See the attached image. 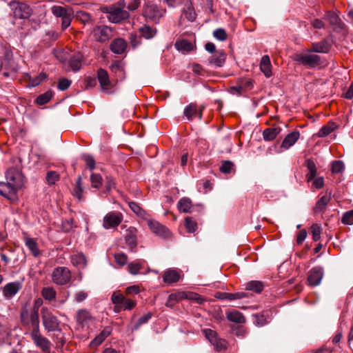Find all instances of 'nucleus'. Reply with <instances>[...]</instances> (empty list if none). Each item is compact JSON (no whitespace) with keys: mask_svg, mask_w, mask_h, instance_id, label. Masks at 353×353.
I'll return each mask as SVG.
<instances>
[{"mask_svg":"<svg viewBox=\"0 0 353 353\" xmlns=\"http://www.w3.org/2000/svg\"><path fill=\"white\" fill-rule=\"evenodd\" d=\"M127 48L126 41L122 38L114 39L110 46L111 51L117 54H121L125 52Z\"/></svg>","mask_w":353,"mask_h":353,"instance_id":"21","label":"nucleus"},{"mask_svg":"<svg viewBox=\"0 0 353 353\" xmlns=\"http://www.w3.org/2000/svg\"><path fill=\"white\" fill-rule=\"evenodd\" d=\"M136 305L137 303L134 301L130 299H127L123 295V301L121 305L124 310H131L136 306Z\"/></svg>","mask_w":353,"mask_h":353,"instance_id":"51","label":"nucleus"},{"mask_svg":"<svg viewBox=\"0 0 353 353\" xmlns=\"http://www.w3.org/2000/svg\"><path fill=\"white\" fill-rule=\"evenodd\" d=\"M191 68H192V72L197 74V75H203L204 74V69L203 68V67L198 64V63H193L192 65H191Z\"/></svg>","mask_w":353,"mask_h":353,"instance_id":"64","label":"nucleus"},{"mask_svg":"<svg viewBox=\"0 0 353 353\" xmlns=\"http://www.w3.org/2000/svg\"><path fill=\"white\" fill-rule=\"evenodd\" d=\"M32 339L34 344L39 348H41L43 352H50V342L46 337L43 336L38 330H32L30 333Z\"/></svg>","mask_w":353,"mask_h":353,"instance_id":"9","label":"nucleus"},{"mask_svg":"<svg viewBox=\"0 0 353 353\" xmlns=\"http://www.w3.org/2000/svg\"><path fill=\"white\" fill-rule=\"evenodd\" d=\"M281 130L279 127L266 128L263 132V138L266 141H271L277 137Z\"/></svg>","mask_w":353,"mask_h":353,"instance_id":"27","label":"nucleus"},{"mask_svg":"<svg viewBox=\"0 0 353 353\" xmlns=\"http://www.w3.org/2000/svg\"><path fill=\"white\" fill-rule=\"evenodd\" d=\"M203 332L206 339L217 350H221L225 348L226 345L225 341L219 339L215 331L210 329H205Z\"/></svg>","mask_w":353,"mask_h":353,"instance_id":"10","label":"nucleus"},{"mask_svg":"<svg viewBox=\"0 0 353 353\" xmlns=\"http://www.w3.org/2000/svg\"><path fill=\"white\" fill-rule=\"evenodd\" d=\"M324 19L327 20L330 25L334 28H342L343 23L337 15V14L333 11H327Z\"/></svg>","mask_w":353,"mask_h":353,"instance_id":"23","label":"nucleus"},{"mask_svg":"<svg viewBox=\"0 0 353 353\" xmlns=\"http://www.w3.org/2000/svg\"><path fill=\"white\" fill-rule=\"evenodd\" d=\"M322 228L320 225L314 223L311 227V232L312 234V239L314 241H317L321 239V234Z\"/></svg>","mask_w":353,"mask_h":353,"instance_id":"47","label":"nucleus"},{"mask_svg":"<svg viewBox=\"0 0 353 353\" xmlns=\"http://www.w3.org/2000/svg\"><path fill=\"white\" fill-rule=\"evenodd\" d=\"M148 225L152 232L162 238H169L171 235L170 230L157 221L148 220Z\"/></svg>","mask_w":353,"mask_h":353,"instance_id":"11","label":"nucleus"},{"mask_svg":"<svg viewBox=\"0 0 353 353\" xmlns=\"http://www.w3.org/2000/svg\"><path fill=\"white\" fill-rule=\"evenodd\" d=\"M121 6L123 7V3H119V6L113 4L108 6H101L100 10L107 14V19L110 22L119 23L130 17L129 12L124 10Z\"/></svg>","mask_w":353,"mask_h":353,"instance_id":"1","label":"nucleus"},{"mask_svg":"<svg viewBox=\"0 0 353 353\" xmlns=\"http://www.w3.org/2000/svg\"><path fill=\"white\" fill-rule=\"evenodd\" d=\"M260 69L266 77H270L272 74L271 62L268 55H263L260 62Z\"/></svg>","mask_w":353,"mask_h":353,"instance_id":"25","label":"nucleus"},{"mask_svg":"<svg viewBox=\"0 0 353 353\" xmlns=\"http://www.w3.org/2000/svg\"><path fill=\"white\" fill-rule=\"evenodd\" d=\"M51 12L56 17L63 18L68 14L70 10L60 6H53L51 8Z\"/></svg>","mask_w":353,"mask_h":353,"instance_id":"39","label":"nucleus"},{"mask_svg":"<svg viewBox=\"0 0 353 353\" xmlns=\"http://www.w3.org/2000/svg\"><path fill=\"white\" fill-rule=\"evenodd\" d=\"M83 190L81 185V177L79 176L77 181V185L74 189L72 194L76 198L81 201L83 199Z\"/></svg>","mask_w":353,"mask_h":353,"instance_id":"45","label":"nucleus"},{"mask_svg":"<svg viewBox=\"0 0 353 353\" xmlns=\"http://www.w3.org/2000/svg\"><path fill=\"white\" fill-rule=\"evenodd\" d=\"M83 159L86 163L87 167L90 170H94L95 168V161L93 157L88 154H84L83 155Z\"/></svg>","mask_w":353,"mask_h":353,"instance_id":"61","label":"nucleus"},{"mask_svg":"<svg viewBox=\"0 0 353 353\" xmlns=\"http://www.w3.org/2000/svg\"><path fill=\"white\" fill-rule=\"evenodd\" d=\"M71 263L74 266L81 269L86 266L87 261L85 256L82 253H78L71 256Z\"/></svg>","mask_w":353,"mask_h":353,"instance_id":"28","label":"nucleus"},{"mask_svg":"<svg viewBox=\"0 0 353 353\" xmlns=\"http://www.w3.org/2000/svg\"><path fill=\"white\" fill-rule=\"evenodd\" d=\"M336 128V125L333 122H329L324 125L318 132V137H324L332 132Z\"/></svg>","mask_w":353,"mask_h":353,"instance_id":"38","label":"nucleus"},{"mask_svg":"<svg viewBox=\"0 0 353 353\" xmlns=\"http://www.w3.org/2000/svg\"><path fill=\"white\" fill-rule=\"evenodd\" d=\"M41 317L43 325L48 332H53L58 330L59 327V321L48 308H42Z\"/></svg>","mask_w":353,"mask_h":353,"instance_id":"4","label":"nucleus"},{"mask_svg":"<svg viewBox=\"0 0 353 353\" xmlns=\"http://www.w3.org/2000/svg\"><path fill=\"white\" fill-rule=\"evenodd\" d=\"M323 277V270L321 267H314L309 272L307 277L308 284L311 286L319 285Z\"/></svg>","mask_w":353,"mask_h":353,"instance_id":"14","label":"nucleus"},{"mask_svg":"<svg viewBox=\"0 0 353 353\" xmlns=\"http://www.w3.org/2000/svg\"><path fill=\"white\" fill-rule=\"evenodd\" d=\"M263 283L258 281H252L245 285L247 290H251L256 293H259L263 290Z\"/></svg>","mask_w":353,"mask_h":353,"instance_id":"40","label":"nucleus"},{"mask_svg":"<svg viewBox=\"0 0 353 353\" xmlns=\"http://www.w3.org/2000/svg\"><path fill=\"white\" fill-rule=\"evenodd\" d=\"M71 279V272L68 268L57 267L52 273V281L59 285L67 284Z\"/></svg>","mask_w":353,"mask_h":353,"instance_id":"5","label":"nucleus"},{"mask_svg":"<svg viewBox=\"0 0 353 353\" xmlns=\"http://www.w3.org/2000/svg\"><path fill=\"white\" fill-rule=\"evenodd\" d=\"M342 223L347 225L353 224V210L346 212L342 217Z\"/></svg>","mask_w":353,"mask_h":353,"instance_id":"55","label":"nucleus"},{"mask_svg":"<svg viewBox=\"0 0 353 353\" xmlns=\"http://www.w3.org/2000/svg\"><path fill=\"white\" fill-rule=\"evenodd\" d=\"M332 198L331 192L326 191L324 194H322L319 199L317 201L316 206L314 208L315 213L323 212L326 207Z\"/></svg>","mask_w":353,"mask_h":353,"instance_id":"15","label":"nucleus"},{"mask_svg":"<svg viewBox=\"0 0 353 353\" xmlns=\"http://www.w3.org/2000/svg\"><path fill=\"white\" fill-rule=\"evenodd\" d=\"M59 174L55 171H50L47 172L46 181L48 185H54L59 180Z\"/></svg>","mask_w":353,"mask_h":353,"instance_id":"48","label":"nucleus"},{"mask_svg":"<svg viewBox=\"0 0 353 353\" xmlns=\"http://www.w3.org/2000/svg\"><path fill=\"white\" fill-rule=\"evenodd\" d=\"M25 242L26 246L34 256H38L40 254V251L39 250L37 243L34 239L26 238Z\"/></svg>","mask_w":353,"mask_h":353,"instance_id":"36","label":"nucleus"},{"mask_svg":"<svg viewBox=\"0 0 353 353\" xmlns=\"http://www.w3.org/2000/svg\"><path fill=\"white\" fill-rule=\"evenodd\" d=\"M123 219V215L119 212H110L103 218V226L105 229L117 227Z\"/></svg>","mask_w":353,"mask_h":353,"instance_id":"8","label":"nucleus"},{"mask_svg":"<svg viewBox=\"0 0 353 353\" xmlns=\"http://www.w3.org/2000/svg\"><path fill=\"white\" fill-rule=\"evenodd\" d=\"M76 18L84 24H89L93 22L91 15L85 11H79L76 14Z\"/></svg>","mask_w":353,"mask_h":353,"instance_id":"42","label":"nucleus"},{"mask_svg":"<svg viewBox=\"0 0 353 353\" xmlns=\"http://www.w3.org/2000/svg\"><path fill=\"white\" fill-rule=\"evenodd\" d=\"M293 60L310 68H314L321 64V57L317 54H312V52L310 48L301 53L294 54Z\"/></svg>","mask_w":353,"mask_h":353,"instance_id":"2","label":"nucleus"},{"mask_svg":"<svg viewBox=\"0 0 353 353\" xmlns=\"http://www.w3.org/2000/svg\"><path fill=\"white\" fill-rule=\"evenodd\" d=\"M126 243L130 246L131 251L134 252L137 247V238L132 234H127L125 237Z\"/></svg>","mask_w":353,"mask_h":353,"instance_id":"52","label":"nucleus"},{"mask_svg":"<svg viewBox=\"0 0 353 353\" xmlns=\"http://www.w3.org/2000/svg\"><path fill=\"white\" fill-rule=\"evenodd\" d=\"M111 300L113 304L114 305V311L117 312H119L121 310H123V307L121 305L122 301H123V294L118 292H114L112 294Z\"/></svg>","mask_w":353,"mask_h":353,"instance_id":"34","label":"nucleus"},{"mask_svg":"<svg viewBox=\"0 0 353 353\" xmlns=\"http://www.w3.org/2000/svg\"><path fill=\"white\" fill-rule=\"evenodd\" d=\"M21 288V284L19 281L11 282L3 288V293L5 297L14 296Z\"/></svg>","mask_w":353,"mask_h":353,"instance_id":"18","label":"nucleus"},{"mask_svg":"<svg viewBox=\"0 0 353 353\" xmlns=\"http://www.w3.org/2000/svg\"><path fill=\"white\" fill-rule=\"evenodd\" d=\"M226 59V54L223 50H216L208 59V63L215 67H221L223 65Z\"/></svg>","mask_w":353,"mask_h":353,"instance_id":"17","label":"nucleus"},{"mask_svg":"<svg viewBox=\"0 0 353 353\" xmlns=\"http://www.w3.org/2000/svg\"><path fill=\"white\" fill-rule=\"evenodd\" d=\"M141 35L147 39L152 38L156 34V29L145 25L140 28Z\"/></svg>","mask_w":353,"mask_h":353,"instance_id":"43","label":"nucleus"},{"mask_svg":"<svg viewBox=\"0 0 353 353\" xmlns=\"http://www.w3.org/2000/svg\"><path fill=\"white\" fill-rule=\"evenodd\" d=\"M52 97V92L50 90L46 92L45 93L40 94L36 99L37 103L39 105H44L47 103Z\"/></svg>","mask_w":353,"mask_h":353,"instance_id":"46","label":"nucleus"},{"mask_svg":"<svg viewBox=\"0 0 353 353\" xmlns=\"http://www.w3.org/2000/svg\"><path fill=\"white\" fill-rule=\"evenodd\" d=\"M97 78L100 83L101 90L105 93H112L110 90V81L106 70L99 68L97 71Z\"/></svg>","mask_w":353,"mask_h":353,"instance_id":"13","label":"nucleus"},{"mask_svg":"<svg viewBox=\"0 0 353 353\" xmlns=\"http://www.w3.org/2000/svg\"><path fill=\"white\" fill-rule=\"evenodd\" d=\"M174 47L178 51L188 52L193 49V44L186 39H182L176 41Z\"/></svg>","mask_w":353,"mask_h":353,"instance_id":"30","label":"nucleus"},{"mask_svg":"<svg viewBox=\"0 0 353 353\" xmlns=\"http://www.w3.org/2000/svg\"><path fill=\"white\" fill-rule=\"evenodd\" d=\"M129 207L138 216L145 217L146 212L135 202H130Z\"/></svg>","mask_w":353,"mask_h":353,"instance_id":"49","label":"nucleus"},{"mask_svg":"<svg viewBox=\"0 0 353 353\" xmlns=\"http://www.w3.org/2000/svg\"><path fill=\"white\" fill-rule=\"evenodd\" d=\"M202 109L203 107H201L200 110H198L195 103H190L185 108L184 115L188 120H192L194 117L196 116L198 117L199 119H201Z\"/></svg>","mask_w":353,"mask_h":353,"instance_id":"20","label":"nucleus"},{"mask_svg":"<svg viewBox=\"0 0 353 353\" xmlns=\"http://www.w3.org/2000/svg\"><path fill=\"white\" fill-rule=\"evenodd\" d=\"M19 188L13 186L8 182H0V194L8 200H15L17 199V192Z\"/></svg>","mask_w":353,"mask_h":353,"instance_id":"12","label":"nucleus"},{"mask_svg":"<svg viewBox=\"0 0 353 353\" xmlns=\"http://www.w3.org/2000/svg\"><path fill=\"white\" fill-rule=\"evenodd\" d=\"M76 319L78 323L84 326L89 323L92 319V316L87 310H81L77 312Z\"/></svg>","mask_w":353,"mask_h":353,"instance_id":"31","label":"nucleus"},{"mask_svg":"<svg viewBox=\"0 0 353 353\" xmlns=\"http://www.w3.org/2000/svg\"><path fill=\"white\" fill-rule=\"evenodd\" d=\"M72 19V15L71 12H70L68 14L63 17L61 22V28L63 30H65L70 26L71 21Z\"/></svg>","mask_w":353,"mask_h":353,"instance_id":"59","label":"nucleus"},{"mask_svg":"<svg viewBox=\"0 0 353 353\" xmlns=\"http://www.w3.org/2000/svg\"><path fill=\"white\" fill-rule=\"evenodd\" d=\"M112 329L106 327L98 334L90 343V345L96 347L103 343V341L110 334Z\"/></svg>","mask_w":353,"mask_h":353,"instance_id":"26","label":"nucleus"},{"mask_svg":"<svg viewBox=\"0 0 353 353\" xmlns=\"http://www.w3.org/2000/svg\"><path fill=\"white\" fill-rule=\"evenodd\" d=\"M165 10L159 8L155 4L148 3L144 8L143 15L154 22H157L163 16Z\"/></svg>","mask_w":353,"mask_h":353,"instance_id":"6","label":"nucleus"},{"mask_svg":"<svg viewBox=\"0 0 353 353\" xmlns=\"http://www.w3.org/2000/svg\"><path fill=\"white\" fill-rule=\"evenodd\" d=\"M71 84V81L70 80H68V79H61L59 81V83H58V88L60 90H65L66 89H68L70 85Z\"/></svg>","mask_w":353,"mask_h":353,"instance_id":"63","label":"nucleus"},{"mask_svg":"<svg viewBox=\"0 0 353 353\" xmlns=\"http://www.w3.org/2000/svg\"><path fill=\"white\" fill-rule=\"evenodd\" d=\"M81 61L82 56L79 53H76L70 57L69 65L74 72H77L81 68Z\"/></svg>","mask_w":353,"mask_h":353,"instance_id":"32","label":"nucleus"},{"mask_svg":"<svg viewBox=\"0 0 353 353\" xmlns=\"http://www.w3.org/2000/svg\"><path fill=\"white\" fill-rule=\"evenodd\" d=\"M32 13V10L29 6L26 3H19L14 9V14L20 19H27Z\"/></svg>","mask_w":353,"mask_h":353,"instance_id":"22","label":"nucleus"},{"mask_svg":"<svg viewBox=\"0 0 353 353\" xmlns=\"http://www.w3.org/2000/svg\"><path fill=\"white\" fill-rule=\"evenodd\" d=\"M91 37L97 42L104 43L110 40L113 35L112 29L105 25L94 26L91 32Z\"/></svg>","mask_w":353,"mask_h":353,"instance_id":"3","label":"nucleus"},{"mask_svg":"<svg viewBox=\"0 0 353 353\" xmlns=\"http://www.w3.org/2000/svg\"><path fill=\"white\" fill-rule=\"evenodd\" d=\"M248 296V294L246 292H236V293H230V294H225V299L230 300V301L243 299V298H245Z\"/></svg>","mask_w":353,"mask_h":353,"instance_id":"53","label":"nucleus"},{"mask_svg":"<svg viewBox=\"0 0 353 353\" xmlns=\"http://www.w3.org/2000/svg\"><path fill=\"white\" fill-rule=\"evenodd\" d=\"M128 268L130 274H137L141 268V265L139 263H130Z\"/></svg>","mask_w":353,"mask_h":353,"instance_id":"58","label":"nucleus"},{"mask_svg":"<svg viewBox=\"0 0 353 353\" xmlns=\"http://www.w3.org/2000/svg\"><path fill=\"white\" fill-rule=\"evenodd\" d=\"M57 292L52 287H46L41 290L42 296L48 301L55 299Z\"/></svg>","mask_w":353,"mask_h":353,"instance_id":"37","label":"nucleus"},{"mask_svg":"<svg viewBox=\"0 0 353 353\" xmlns=\"http://www.w3.org/2000/svg\"><path fill=\"white\" fill-rule=\"evenodd\" d=\"M6 181L13 186L20 188L23 185V175L16 168H10L6 173Z\"/></svg>","mask_w":353,"mask_h":353,"instance_id":"7","label":"nucleus"},{"mask_svg":"<svg viewBox=\"0 0 353 353\" xmlns=\"http://www.w3.org/2000/svg\"><path fill=\"white\" fill-rule=\"evenodd\" d=\"M187 299L194 301L199 304H202L204 301V299L201 297L199 294L193 292H187Z\"/></svg>","mask_w":353,"mask_h":353,"instance_id":"54","label":"nucleus"},{"mask_svg":"<svg viewBox=\"0 0 353 353\" xmlns=\"http://www.w3.org/2000/svg\"><path fill=\"white\" fill-rule=\"evenodd\" d=\"M115 261L120 265H124L128 261L127 255L123 253H117L114 254Z\"/></svg>","mask_w":353,"mask_h":353,"instance_id":"60","label":"nucleus"},{"mask_svg":"<svg viewBox=\"0 0 353 353\" xmlns=\"http://www.w3.org/2000/svg\"><path fill=\"white\" fill-rule=\"evenodd\" d=\"M180 274L178 270L168 269L165 271L164 274L163 276V280L165 283L168 284H172L173 283H176L180 279Z\"/></svg>","mask_w":353,"mask_h":353,"instance_id":"24","label":"nucleus"},{"mask_svg":"<svg viewBox=\"0 0 353 353\" xmlns=\"http://www.w3.org/2000/svg\"><path fill=\"white\" fill-rule=\"evenodd\" d=\"M344 170V164L341 161H335L332 164V171L333 173H340Z\"/></svg>","mask_w":353,"mask_h":353,"instance_id":"56","label":"nucleus"},{"mask_svg":"<svg viewBox=\"0 0 353 353\" xmlns=\"http://www.w3.org/2000/svg\"><path fill=\"white\" fill-rule=\"evenodd\" d=\"M214 37L219 41H225L227 39V34L222 28L216 29L213 32Z\"/></svg>","mask_w":353,"mask_h":353,"instance_id":"57","label":"nucleus"},{"mask_svg":"<svg viewBox=\"0 0 353 353\" xmlns=\"http://www.w3.org/2000/svg\"><path fill=\"white\" fill-rule=\"evenodd\" d=\"M177 208L181 212H190V210L192 208V201L189 198L183 197L179 201Z\"/></svg>","mask_w":353,"mask_h":353,"instance_id":"33","label":"nucleus"},{"mask_svg":"<svg viewBox=\"0 0 353 353\" xmlns=\"http://www.w3.org/2000/svg\"><path fill=\"white\" fill-rule=\"evenodd\" d=\"M228 321L236 323H243L245 322V318L243 314L237 310H232L226 314Z\"/></svg>","mask_w":353,"mask_h":353,"instance_id":"29","label":"nucleus"},{"mask_svg":"<svg viewBox=\"0 0 353 353\" xmlns=\"http://www.w3.org/2000/svg\"><path fill=\"white\" fill-rule=\"evenodd\" d=\"M185 226L189 232H194L197 228L196 223L191 217L185 218Z\"/></svg>","mask_w":353,"mask_h":353,"instance_id":"50","label":"nucleus"},{"mask_svg":"<svg viewBox=\"0 0 353 353\" xmlns=\"http://www.w3.org/2000/svg\"><path fill=\"white\" fill-rule=\"evenodd\" d=\"M103 178L99 174L92 173L90 175L91 186L99 189L102 185Z\"/></svg>","mask_w":353,"mask_h":353,"instance_id":"44","label":"nucleus"},{"mask_svg":"<svg viewBox=\"0 0 353 353\" xmlns=\"http://www.w3.org/2000/svg\"><path fill=\"white\" fill-rule=\"evenodd\" d=\"M332 44L327 39L317 43H312L310 48L312 52L316 53H327L331 49Z\"/></svg>","mask_w":353,"mask_h":353,"instance_id":"16","label":"nucleus"},{"mask_svg":"<svg viewBox=\"0 0 353 353\" xmlns=\"http://www.w3.org/2000/svg\"><path fill=\"white\" fill-rule=\"evenodd\" d=\"M300 137V132L299 131H293L288 134L283 139L281 148L283 150H288L290 147L294 145Z\"/></svg>","mask_w":353,"mask_h":353,"instance_id":"19","label":"nucleus"},{"mask_svg":"<svg viewBox=\"0 0 353 353\" xmlns=\"http://www.w3.org/2000/svg\"><path fill=\"white\" fill-rule=\"evenodd\" d=\"M110 70L118 77L125 78L124 64L122 61H114L110 65Z\"/></svg>","mask_w":353,"mask_h":353,"instance_id":"35","label":"nucleus"},{"mask_svg":"<svg viewBox=\"0 0 353 353\" xmlns=\"http://www.w3.org/2000/svg\"><path fill=\"white\" fill-rule=\"evenodd\" d=\"M233 166L234 165L231 161H226L222 163L220 170L223 173H230L232 171Z\"/></svg>","mask_w":353,"mask_h":353,"instance_id":"62","label":"nucleus"},{"mask_svg":"<svg viewBox=\"0 0 353 353\" xmlns=\"http://www.w3.org/2000/svg\"><path fill=\"white\" fill-rule=\"evenodd\" d=\"M29 320L33 327L32 330H39V311L32 310L29 316Z\"/></svg>","mask_w":353,"mask_h":353,"instance_id":"41","label":"nucleus"}]
</instances>
